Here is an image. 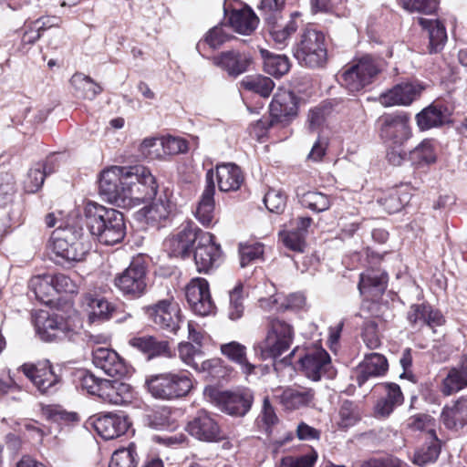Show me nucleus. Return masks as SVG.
Instances as JSON below:
<instances>
[{
  "instance_id": "obj_10",
  "label": "nucleus",
  "mask_w": 467,
  "mask_h": 467,
  "mask_svg": "<svg viewBox=\"0 0 467 467\" xmlns=\"http://www.w3.org/2000/svg\"><path fill=\"white\" fill-rule=\"evenodd\" d=\"M116 287L132 299L142 296L147 289V269L140 259L133 260L130 265L115 277Z\"/></svg>"
},
{
  "instance_id": "obj_13",
  "label": "nucleus",
  "mask_w": 467,
  "mask_h": 467,
  "mask_svg": "<svg viewBox=\"0 0 467 467\" xmlns=\"http://www.w3.org/2000/svg\"><path fill=\"white\" fill-rule=\"evenodd\" d=\"M222 249L214 242V235L202 231L199 234L197 245L194 250V262L199 273L207 274L217 267L221 262Z\"/></svg>"
},
{
  "instance_id": "obj_51",
  "label": "nucleus",
  "mask_w": 467,
  "mask_h": 467,
  "mask_svg": "<svg viewBox=\"0 0 467 467\" xmlns=\"http://www.w3.org/2000/svg\"><path fill=\"white\" fill-rule=\"evenodd\" d=\"M46 26L42 19H36L34 22L25 24L22 28L21 47L27 51L41 36V29Z\"/></svg>"
},
{
  "instance_id": "obj_24",
  "label": "nucleus",
  "mask_w": 467,
  "mask_h": 467,
  "mask_svg": "<svg viewBox=\"0 0 467 467\" xmlns=\"http://www.w3.org/2000/svg\"><path fill=\"white\" fill-rule=\"evenodd\" d=\"M205 182L206 185L198 202L195 217L203 226L209 227L213 223L215 208V184L213 169L206 172Z\"/></svg>"
},
{
  "instance_id": "obj_19",
  "label": "nucleus",
  "mask_w": 467,
  "mask_h": 467,
  "mask_svg": "<svg viewBox=\"0 0 467 467\" xmlns=\"http://www.w3.org/2000/svg\"><path fill=\"white\" fill-rule=\"evenodd\" d=\"M297 98L292 91L280 88L270 103V117L285 126L297 115Z\"/></svg>"
},
{
  "instance_id": "obj_16",
  "label": "nucleus",
  "mask_w": 467,
  "mask_h": 467,
  "mask_svg": "<svg viewBox=\"0 0 467 467\" xmlns=\"http://www.w3.org/2000/svg\"><path fill=\"white\" fill-rule=\"evenodd\" d=\"M92 363L106 375L121 379L129 373L125 360L112 348L98 347L92 350Z\"/></svg>"
},
{
  "instance_id": "obj_38",
  "label": "nucleus",
  "mask_w": 467,
  "mask_h": 467,
  "mask_svg": "<svg viewBox=\"0 0 467 467\" xmlns=\"http://www.w3.org/2000/svg\"><path fill=\"white\" fill-rule=\"evenodd\" d=\"M229 23L235 32L250 35L257 27L258 17L249 7L233 9L229 16Z\"/></svg>"
},
{
  "instance_id": "obj_21",
  "label": "nucleus",
  "mask_w": 467,
  "mask_h": 467,
  "mask_svg": "<svg viewBox=\"0 0 467 467\" xmlns=\"http://www.w3.org/2000/svg\"><path fill=\"white\" fill-rule=\"evenodd\" d=\"M422 87L416 83H400L380 94L379 103L385 107L409 106L420 96Z\"/></svg>"
},
{
  "instance_id": "obj_42",
  "label": "nucleus",
  "mask_w": 467,
  "mask_h": 467,
  "mask_svg": "<svg viewBox=\"0 0 467 467\" xmlns=\"http://www.w3.org/2000/svg\"><path fill=\"white\" fill-rule=\"evenodd\" d=\"M70 84L76 97L83 99L92 100L102 91L99 84L82 73L74 74L70 78Z\"/></svg>"
},
{
  "instance_id": "obj_49",
  "label": "nucleus",
  "mask_w": 467,
  "mask_h": 467,
  "mask_svg": "<svg viewBox=\"0 0 467 467\" xmlns=\"http://www.w3.org/2000/svg\"><path fill=\"white\" fill-rule=\"evenodd\" d=\"M137 463L136 446L131 443L114 451L109 467H136Z\"/></svg>"
},
{
  "instance_id": "obj_1",
  "label": "nucleus",
  "mask_w": 467,
  "mask_h": 467,
  "mask_svg": "<svg viewBox=\"0 0 467 467\" xmlns=\"http://www.w3.org/2000/svg\"><path fill=\"white\" fill-rule=\"evenodd\" d=\"M84 215L87 227L99 243L113 245L124 238L126 227L120 212L88 202L85 205Z\"/></svg>"
},
{
  "instance_id": "obj_37",
  "label": "nucleus",
  "mask_w": 467,
  "mask_h": 467,
  "mask_svg": "<svg viewBox=\"0 0 467 467\" xmlns=\"http://www.w3.org/2000/svg\"><path fill=\"white\" fill-rule=\"evenodd\" d=\"M419 24L423 29L428 31L429 46L428 50L431 54L441 51L447 41V32L445 26L439 20L419 18Z\"/></svg>"
},
{
  "instance_id": "obj_55",
  "label": "nucleus",
  "mask_w": 467,
  "mask_h": 467,
  "mask_svg": "<svg viewBox=\"0 0 467 467\" xmlns=\"http://www.w3.org/2000/svg\"><path fill=\"white\" fill-rule=\"evenodd\" d=\"M290 64L285 56H269L265 60V70L269 75L281 77L289 71Z\"/></svg>"
},
{
  "instance_id": "obj_58",
  "label": "nucleus",
  "mask_w": 467,
  "mask_h": 467,
  "mask_svg": "<svg viewBox=\"0 0 467 467\" xmlns=\"http://www.w3.org/2000/svg\"><path fill=\"white\" fill-rule=\"evenodd\" d=\"M44 181L45 174L43 173V168L36 163L30 168L24 180V189L26 192L34 193L42 187Z\"/></svg>"
},
{
  "instance_id": "obj_34",
  "label": "nucleus",
  "mask_w": 467,
  "mask_h": 467,
  "mask_svg": "<svg viewBox=\"0 0 467 467\" xmlns=\"http://www.w3.org/2000/svg\"><path fill=\"white\" fill-rule=\"evenodd\" d=\"M387 369L388 361L383 355L379 353L366 355L358 367L357 382L358 386H362L370 377L381 376Z\"/></svg>"
},
{
  "instance_id": "obj_39",
  "label": "nucleus",
  "mask_w": 467,
  "mask_h": 467,
  "mask_svg": "<svg viewBox=\"0 0 467 467\" xmlns=\"http://www.w3.org/2000/svg\"><path fill=\"white\" fill-rule=\"evenodd\" d=\"M410 200V194L407 192V187L400 186L388 190L381 197L378 199V202L389 213L400 212Z\"/></svg>"
},
{
  "instance_id": "obj_60",
  "label": "nucleus",
  "mask_w": 467,
  "mask_h": 467,
  "mask_svg": "<svg viewBox=\"0 0 467 467\" xmlns=\"http://www.w3.org/2000/svg\"><path fill=\"white\" fill-rule=\"evenodd\" d=\"M77 379L79 386L86 389L89 394L97 395L100 389V382L104 379L96 377L93 373L88 370H80L77 374Z\"/></svg>"
},
{
  "instance_id": "obj_53",
  "label": "nucleus",
  "mask_w": 467,
  "mask_h": 467,
  "mask_svg": "<svg viewBox=\"0 0 467 467\" xmlns=\"http://www.w3.org/2000/svg\"><path fill=\"white\" fill-rule=\"evenodd\" d=\"M228 38L223 26H214L207 32L203 40L198 42L196 49L200 54H202V47L205 45H208L213 49H216L225 43Z\"/></svg>"
},
{
  "instance_id": "obj_64",
  "label": "nucleus",
  "mask_w": 467,
  "mask_h": 467,
  "mask_svg": "<svg viewBox=\"0 0 467 467\" xmlns=\"http://www.w3.org/2000/svg\"><path fill=\"white\" fill-rule=\"evenodd\" d=\"M317 458L315 451L297 458L287 456L281 459L278 467H313Z\"/></svg>"
},
{
  "instance_id": "obj_7",
  "label": "nucleus",
  "mask_w": 467,
  "mask_h": 467,
  "mask_svg": "<svg viewBox=\"0 0 467 467\" xmlns=\"http://www.w3.org/2000/svg\"><path fill=\"white\" fill-rule=\"evenodd\" d=\"M149 392L156 399L173 400L187 395L192 388L187 372L161 373L147 378Z\"/></svg>"
},
{
  "instance_id": "obj_41",
  "label": "nucleus",
  "mask_w": 467,
  "mask_h": 467,
  "mask_svg": "<svg viewBox=\"0 0 467 467\" xmlns=\"http://www.w3.org/2000/svg\"><path fill=\"white\" fill-rule=\"evenodd\" d=\"M296 197L302 206L316 213L327 211L331 205L329 197L317 191H306L304 188H297Z\"/></svg>"
},
{
  "instance_id": "obj_52",
  "label": "nucleus",
  "mask_w": 467,
  "mask_h": 467,
  "mask_svg": "<svg viewBox=\"0 0 467 467\" xmlns=\"http://www.w3.org/2000/svg\"><path fill=\"white\" fill-rule=\"evenodd\" d=\"M180 358L187 366L193 369L199 368V362L203 358V352L201 346H194L190 342L180 343L179 345Z\"/></svg>"
},
{
  "instance_id": "obj_23",
  "label": "nucleus",
  "mask_w": 467,
  "mask_h": 467,
  "mask_svg": "<svg viewBox=\"0 0 467 467\" xmlns=\"http://www.w3.org/2000/svg\"><path fill=\"white\" fill-rule=\"evenodd\" d=\"M213 63L227 72L230 77L236 78L248 71L252 63V57L236 50L222 52L212 58Z\"/></svg>"
},
{
  "instance_id": "obj_48",
  "label": "nucleus",
  "mask_w": 467,
  "mask_h": 467,
  "mask_svg": "<svg viewBox=\"0 0 467 467\" xmlns=\"http://www.w3.org/2000/svg\"><path fill=\"white\" fill-rule=\"evenodd\" d=\"M229 298L228 317L231 320H238L243 317L244 312V285L242 283H238L229 292Z\"/></svg>"
},
{
  "instance_id": "obj_61",
  "label": "nucleus",
  "mask_w": 467,
  "mask_h": 467,
  "mask_svg": "<svg viewBox=\"0 0 467 467\" xmlns=\"http://www.w3.org/2000/svg\"><path fill=\"white\" fill-rule=\"evenodd\" d=\"M223 362L220 358L202 359L199 362V368H196L198 372H205L213 379L223 378L225 375V368Z\"/></svg>"
},
{
  "instance_id": "obj_44",
  "label": "nucleus",
  "mask_w": 467,
  "mask_h": 467,
  "mask_svg": "<svg viewBox=\"0 0 467 467\" xmlns=\"http://www.w3.org/2000/svg\"><path fill=\"white\" fill-rule=\"evenodd\" d=\"M467 388V377L457 368H450L447 376L442 379L441 391L444 396H451Z\"/></svg>"
},
{
  "instance_id": "obj_15",
  "label": "nucleus",
  "mask_w": 467,
  "mask_h": 467,
  "mask_svg": "<svg viewBox=\"0 0 467 467\" xmlns=\"http://www.w3.org/2000/svg\"><path fill=\"white\" fill-rule=\"evenodd\" d=\"M299 361L305 376L313 381H318L324 376L330 378L334 375L330 356L322 348L308 349Z\"/></svg>"
},
{
  "instance_id": "obj_14",
  "label": "nucleus",
  "mask_w": 467,
  "mask_h": 467,
  "mask_svg": "<svg viewBox=\"0 0 467 467\" xmlns=\"http://www.w3.org/2000/svg\"><path fill=\"white\" fill-rule=\"evenodd\" d=\"M185 296L194 314L205 317L213 313L215 305L212 299L206 279L202 277L192 278L185 286Z\"/></svg>"
},
{
  "instance_id": "obj_57",
  "label": "nucleus",
  "mask_w": 467,
  "mask_h": 467,
  "mask_svg": "<svg viewBox=\"0 0 467 467\" xmlns=\"http://www.w3.org/2000/svg\"><path fill=\"white\" fill-rule=\"evenodd\" d=\"M264 202L269 212L281 213L286 205V196L281 190L270 189L265 195Z\"/></svg>"
},
{
  "instance_id": "obj_11",
  "label": "nucleus",
  "mask_w": 467,
  "mask_h": 467,
  "mask_svg": "<svg viewBox=\"0 0 467 467\" xmlns=\"http://www.w3.org/2000/svg\"><path fill=\"white\" fill-rule=\"evenodd\" d=\"M129 167L112 166L104 170L100 173L99 181V193L107 199L108 202L118 206H122L125 202L126 173Z\"/></svg>"
},
{
  "instance_id": "obj_5",
  "label": "nucleus",
  "mask_w": 467,
  "mask_h": 467,
  "mask_svg": "<svg viewBox=\"0 0 467 467\" xmlns=\"http://www.w3.org/2000/svg\"><path fill=\"white\" fill-rule=\"evenodd\" d=\"M125 183V202L123 207H131L152 199L158 191V184L150 171L144 166L136 165L128 168Z\"/></svg>"
},
{
  "instance_id": "obj_32",
  "label": "nucleus",
  "mask_w": 467,
  "mask_h": 467,
  "mask_svg": "<svg viewBox=\"0 0 467 467\" xmlns=\"http://www.w3.org/2000/svg\"><path fill=\"white\" fill-rule=\"evenodd\" d=\"M450 115L446 107L431 104L416 115V121L420 130H427L448 123Z\"/></svg>"
},
{
  "instance_id": "obj_2",
  "label": "nucleus",
  "mask_w": 467,
  "mask_h": 467,
  "mask_svg": "<svg viewBox=\"0 0 467 467\" xmlns=\"http://www.w3.org/2000/svg\"><path fill=\"white\" fill-rule=\"evenodd\" d=\"M293 340V327L284 320L271 318L267 324L266 336L254 346V351L262 360L275 359L290 348Z\"/></svg>"
},
{
  "instance_id": "obj_59",
  "label": "nucleus",
  "mask_w": 467,
  "mask_h": 467,
  "mask_svg": "<svg viewBox=\"0 0 467 467\" xmlns=\"http://www.w3.org/2000/svg\"><path fill=\"white\" fill-rule=\"evenodd\" d=\"M362 338L365 345L370 349H376L380 346L381 340L378 331V323L375 320L365 321L362 328Z\"/></svg>"
},
{
  "instance_id": "obj_8",
  "label": "nucleus",
  "mask_w": 467,
  "mask_h": 467,
  "mask_svg": "<svg viewBox=\"0 0 467 467\" xmlns=\"http://www.w3.org/2000/svg\"><path fill=\"white\" fill-rule=\"evenodd\" d=\"M379 62L369 55L355 58L340 76L341 84L350 92H358L371 85L380 73Z\"/></svg>"
},
{
  "instance_id": "obj_28",
  "label": "nucleus",
  "mask_w": 467,
  "mask_h": 467,
  "mask_svg": "<svg viewBox=\"0 0 467 467\" xmlns=\"http://www.w3.org/2000/svg\"><path fill=\"white\" fill-rule=\"evenodd\" d=\"M174 209V204L166 197H160L150 205L143 207L140 213L145 222L153 227H161L170 220Z\"/></svg>"
},
{
  "instance_id": "obj_29",
  "label": "nucleus",
  "mask_w": 467,
  "mask_h": 467,
  "mask_svg": "<svg viewBox=\"0 0 467 467\" xmlns=\"http://www.w3.org/2000/svg\"><path fill=\"white\" fill-rule=\"evenodd\" d=\"M441 420L446 428L459 430L467 425V398L460 397L446 405L441 411Z\"/></svg>"
},
{
  "instance_id": "obj_25",
  "label": "nucleus",
  "mask_w": 467,
  "mask_h": 467,
  "mask_svg": "<svg viewBox=\"0 0 467 467\" xmlns=\"http://www.w3.org/2000/svg\"><path fill=\"white\" fill-rule=\"evenodd\" d=\"M80 306L87 313L90 324L109 320L114 310L104 297L90 292L82 295Z\"/></svg>"
},
{
  "instance_id": "obj_50",
  "label": "nucleus",
  "mask_w": 467,
  "mask_h": 467,
  "mask_svg": "<svg viewBox=\"0 0 467 467\" xmlns=\"http://www.w3.org/2000/svg\"><path fill=\"white\" fill-rule=\"evenodd\" d=\"M440 444L437 438L430 443L423 445L420 449L416 451L413 457V463L423 467L428 463L434 462L440 454Z\"/></svg>"
},
{
  "instance_id": "obj_54",
  "label": "nucleus",
  "mask_w": 467,
  "mask_h": 467,
  "mask_svg": "<svg viewBox=\"0 0 467 467\" xmlns=\"http://www.w3.org/2000/svg\"><path fill=\"white\" fill-rule=\"evenodd\" d=\"M406 426L411 431H428L431 436H435V420L428 414L410 416L406 421Z\"/></svg>"
},
{
  "instance_id": "obj_47",
  "label": "nucleus",
  "mask_w": 467,
  "mask_h": 467,
  "mask_svg": "<svg viewBox=\"0 0 467 467\" xmlns=\"http://www.w3.org/2000/svg\"><path fill=\"white\" fill-rule=\"evenodd\" d=\"M361 419L360 410L354 402L344 400L339 408L337 425L341 429L354 426Z\"/></svg>"
},
{
  "instance_id": "obj_46",
  "label": "nucleus",
  "mask_w": 467,
  "mask_h": 467,
  "mask_svg": "<svg viewBox=\"0 0 467 467\" xmlns=\"http://www.w3.org/2000/svg\"><path fill=\"white\" fill-rule=\"evenodd\" d=\"M241 86L249 91L259 94L264 98L270 96L275 88L274 81L267 77H246L241 81Z\"/></svg>"
},
{
  "instance_id": "obj_45",
  "label": "nucleus",
  "mask_w": 467,
  "mask_h": 467,
  "mask_svg": "<svg viewBox=\"0 0 467 467\" xmlns=\"http://www.w3.org/2000/svg\"><path fill=\"white\" fill-rule=\"evenodd\" d=\"M268 24L270 25L271 36L278 48H283L286 46L289 37L298 27L294 17H291L284 26H278L274 20H271V23Z\"/></svg>"
},
{
  "instance_id": "obj_43",
  "label": "nucleus",
  "mask_w": 467,
  "mask_h": 467,
  "mask_svg": "<svg viewBox=\"0 0 467 467\" xmlns=\"http://www.w3.org/2000/svg\"><path fill=\"white\" fill-rule=\"evenodd\" d=\"M409 161L413 166H424L435 162L436 153L431 140H422L409 153Z\"/></svg>"
},
{
  "instance_id": "obj_62",
  "label": "nucleus",
  "mask_w": 467,
  "mask_h": 467,
  "mask_svg": "<svg viewBox=\"0 0 467 467\" xmlns=\"http://www.w3.org/2000/svg\"><path fill=\"white\" fill-rule=\"evenodd\" d=\"M240 265L245 267L252 261L261 257L264 254V245L260 243L240 244Z\"/></svg>"
},
{
  "instance_id": "obj_56",
  "label": "nucleus",
  "mask_w": 467,
  "mask_h": 467,
  "mask_svg": "<svg viewBox=\"0 0 467 467\" xmlns=\"http://www.w3.org/2000/svg\"><path fill=\"white\" fill-rule=\"evenodd\" d=\"M161 138H147L143 140L140 146V151L148 159H164Z\"/></svg>"
},
{
  "instance_id": "obj_9",
  "label": "nucleus",
  "mask_w": 467,
  "mask_h": 467,
  "mask_svg": "<svg viewBox=\"0 0 467 467\" xmlns=\"http://www.w3.org/2000/svg\"><path fill=\"white\" fill-rule=\"evenodd\" d=\"M377 124L379 137L389 144L403 145L412 135L410 116L405 111L385 113Z\"/></svg>"
},
{
  "instance_id": "obj_20",
  "label": "nucleus",
  "mask_w": 467,
  "mask_h": 467,
  "mask_svg": "<svg viewBox=\"0 0 467 467\" xmlns=\"http://www.w3.org/2000/svg\"><path fill=\"white\" fill-rule=\"evenodd\" d=\"M202 230L197 226L188 223L177 234L164 241V248L171 257L189 256L192 244L197 242Z\"/></svg>"
},
{
  "instance_id": "obj_17",
  "label": "nucleus",
  "mask_w": 467,
  "mask_h": 467,
  "mask_svg": "<svg viewBox=\"0 0 467 467\" xmlns=\"http://www.w3.org/2000/svg\"><path fill=\"white\" fill-rule=\"evenodd\" d=\"M21 370L41 393L48 392L60 381L49 360L24 364Z\"/></svg>"
},
{
  "instance_id": "obj_33",
  "label": "nucleus",
  "mask_w": 467,
  "mask_h": 467,
  "mask_svg": "<svg viewBox=\"0 0 467 467\" xmlns=\"http://www.w3.org/2000/svg\"><path fill=\"white\" fill-rule=\"evenodd\" d=\"M220 351L230 361L238 365L242 373L245 376L254 373L256 366L248 360L247 348L244 345L237 341H231L222 344Z\"/></svg>"
},
{
  "instance_id": "obj_31",
  "label": "nucleus",
  "mask_w": 467,
  "mask_h": 467,
  "mask_svg": "<svg viewBox=\"0 0 467 467\" xmlns=\"http://www.w3.org/2000/svg\"><path fill=\"white\" fill-rule=\"evenodd\" d=\"M315 391L310 388H286L279 397L280 403L287 410H296L308 406L314 400Z\"/></svg>"
},
{
  "instance_id": "obj_12",
  "label": "nucleus",
  "mask_w": 467,
  "mask_h": 467,
  "mask_svg": "<svg viewBox=\"0 0 467 467\" xmlns=\"http://www.w3.org/2000/svg\"><path fill=\"white\" fill-rule=\"evenodd\" d=\"M145 314L160 328L176 335L182 323L179 306L170 299L160 300L144 307Z\"/></svg>"
},
{
  "instance_id": "obj_27",
  "label": "nucleus",
  "mask_w": 467,
  "mask_h": 467,
  "mask_svg": "<svg viewBox=\"0 0 467 467\" xmlns=\"http://www.w3.org/2000/svg\"><path fill=\"white\" fill-rule=\"evenodd\" d=\"M130 423L124 415L109 413L99 417L94 427L104 440L116 439L128 431Z\"/></svg>"
},
{
  "instance_id": "obj_22",
  "label": "nucleus",
  "mask_w": 467,
  "mask_h": 467,
  "mask_svg": "<svg viewBox=\"0 0 467 467\" xmlns=\"http://www.w3.org/2000/svg\"><path fill=\"white\" fill-rule=\"evenodd\" d=\"M253 395L249 391H222L216 395V401L223 411L234 416H244L251 408Z\"/></svg>"
},
{
  "instance_id": "obj_26",
  "label": "nucleus",
  "mask_w": 467,
  "mask_h": 467,
  "mask_svg": "<svg viewBox=\"0 0 467 467\" xmlns=\"http://www.w3.org/2000/svg\"><path fill=\"white\" fill-rule=\"evenodd\" d=\"M388 275L380 269H368L360 274L359 293L368 299L374 300L383 295L387 288Z\"/></svg>"
},
{
  "instance_id": "obj_6",
  "label": "nucleus",
  "mask_w": 467,
  "mask_h": 467,
  "mask_svg": "<svg viewBox=\"0 0 467 467\" xmlns=\"http://www.w3.org/2000/svg\"><path fill=\"white\" fill-rule=\"evenodd\" d=\"M36 332L47 342L76 341L79 336L81 321L78 316L67 319L57 315L40 316L36 321Z\"/></svg>"
},
{
  "instance_id": "obj_35",
  "label": "nucleus",
  "mask_w": 467,
  "mask_h": 467,
  "mask_svg": "<svg viewBox=\"0 0 467 467\" xmlns=\"http://www.w3.org/2000/svg\"><path fill=\"white\" fill-rule=\"evenodd\" d=\"M130 346L152 358L169 354V343L166 340H158L153 336L143 335L133 337L129 340Z\"/></svg>"
},
{
  "instance_id": "obj_36",
  "label": "nucleus",
  "mask_w": 467,
  "mask_h": 467,
  "mask_svg": "<svg viewBox=\"0 0 467 467\" xmlns=\"http://www.w3.org/2000/svg\"><path fill=\"white\" fill-rule=\"evenodd\" d=\"M130 392L129 384L119 380L103 379L98 396L105 402L120 405L125 402Z\"/></svg>"
},
{
  "instance_id": "obj_18",
  "label": "nucleus",
  "mask_w": 467,
  "mask_h": 467,
  "mask_svg": "<svg viewBox=\"0 0 467 467\" xmlns=\"http://www.w3.org/2000/svg\"><path fill=\"white\" fill-rule=\"evenodd\" d=\"M188 432L199 441L216 442L223 439V434L215 420L205 410H199L187 424Z\"/></svg>"
},
{
  "instance_id": "obj_63",
  "label": "nucleus",
  "mask_w": 467,
  "mask_h": 467,
  "mask_svg": "<svg viewBox=\"0 0 467 467\" xmlns=\"http://www.w3.org/2000/svg\"><path fill=\"white\" fill-rule=\"evenodd\" d=\"M164 156L184 153L188 150V143L182 138L168 136L161 138Z\"/></svg>"
},
{
  "instance_id": "obj_4",
  "label": "nucleus",
  "mask_w": 467,
  "mask_h": 467,
  "mask_svg": "<svg viewBox=\"0 0 467 467\" xmlns=\"http://www.w3.org/2000/svg\"><path fill=\"white\" fill-rule=\"evenodd\" d=\"M81 229L73 227L59 228L53 232L51 249L57 264L64 265L85 258L88 249L81 241Z\"/></svg>"
},
{
  "instance_id": "obj_30",
  "label": "nucleus",
  "mask_w": 467,
  "mask_h": 467,
  "mask_svg": "<svg viewBox=\"0 0 467 467\" xmlns=\"http://www.w3.org/2000/svg\"><path fill=\"white\" fill-rule=\"evenodd\" d=\"M216 177L218 188L222 192L238 190L243 182L244 175L240 168L234 163L219 164L213 171V178Z\"/></svg>"
},
{
  "instance_id": "obj_40",
  "label": "nucleus",
  "mask_w": 467,
  "mask_h": 467,
  "mask_svg": "<svg viewBox=\"0 0 467 467\" xmlns=\"http://www.w3.org/2000/svg\"><path fill=\"white\" fill-rule=\"evenodd\" d=\"M52 275L43 274L33 276L28 284L29 292L39 302L48 305L54 299V286L52 285Z\"/></svg>"
},
{
  "instance_id": "obj_3",
  "label": "nucleus",
  "mask_w": 467,
  "mask_h": 467,
  "mask_svg": "<svg viewBox=\"0 0 467 467\" xmlns=\"http://www.w3.org/2000/svg\"><path fill=\"white\" fill-rule=\"evenodd\" d=\"M294 57L301 65L320 68L327 62V38L315 28L305 29L293 48Z\"/></svg>"
}]
</instances>
